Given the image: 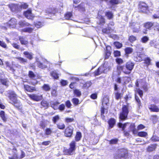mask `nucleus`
I'll return each mask as SVG.
<instances>
[{
  "mask_svg": "<svg viewBox=\"0 0 159 159\" xmlns=\"http://www.w3.org/2000/svg\"><path fill=\"white\" fill-rule=\"evenodd\" d=\"M19 7H19L20 10L21 8L24 9H26L28 7V5L26 3H24L20 6H19Z\"/></svg>",
  "mask_w": 159,
  "mask_h": 159,
  "instance_id": "4d7b16f0",
  "label": "nucleus"
},
{
  "mask_svg": "<svg viewBox=\"0 0 159 159\" xmlns=\"http://www.w3.org/2000/svg\"><path fill=\"white\" fill-rule=\"evenodd\" d=\"M46 123L43 121H41L40 123V126L42 129H44L46 126Z\"/></svg>",
  "mask_w": 159,
  "mask_h": 159,
  "instance_id": "69168bd1",
  "label": "nucleus"
},
{
  "mask_svg": "<svg viewBox=\"0 0 159 159\" xmlns=\"http://www.w3.org/2000/svg\"><path fill=\"white\" fill-rule=\"evenodd\" d=\"M72 16V14L71 12H69L67 13L65 16V18L66 19H69Z\"/></svg>",
  "mask_w": 159,
  "mask_h": 159,
  "instance_id": "09e8293b",
  "label": "nucleus"
},
{
  "mask_svg": "<svg viewBox=\"0 0 159 159\" xmlns=\"http://www.w3.org/2000/svg\"><path fill=\"white\" fill-rule=\"evenodd\" d=\"M65 107L64 104H62L60 105L59 107L58 106V109L61 111H63L65 108Z\"/></svg>",
  "mask_w": 159,
  "mask_h": 159,
  "instance_id": "6e6d98bb",
  "label": "nucleus"
},
{
  "mask_svg": "<svg viewBox=\"0 0 159 159\" xmlns=\"http://www.w3.org/2000/svg\"><path fill=\"white\" fill-rule=\"evenodd\" d=\"M127 123H126L123 125L122 123H119L118 125V127L120 128H122V130L124 131L126 127Z\"/></svg>",
  "mask_w": 159,
  "mask_h": 159,
  "instance_id": "79ce46f5",
  "label": "nucleus"
},
{
  "mask_svg": "<svg viewBox=\"0 0 159 159\" xmlns=\"http://www.w3.org/2000/svg\"><path fill=\"white\" fill-rule=\"evenodd\" d=\"M56 10L54 8H53V9L48 8L47 10H45L44 11H43L42 13H44V14L45 15H47L48 14H54Z\"/></svg>",
  "mask_w": 159,
  "mask_h": 159,
  "instance_id": "2eb2a0df",
  "label": "nucleus"
},
{
  "mask_svg": "<svg viewBox=\"0 0 159 159\" xmlns=\"http://www.w3.org/2000/svg\"><path fill=\"white\" fill-rule=\"evenodd\" d=\"M29 97L33 100L36 101H39L42 99V95H39L36 94L29 95Z\"/></svg>",
  "mask_w": 159,
  "mask_h": 159,
  "instance_id": "9b49d317",
  "label": "nucleus"
},
{
  "mask_svg": "<svg viewBox=\"0 0 159 159\" xmlns=\"http://www.w3.org/2000/svg\"><path fill=\"white\" fill-rule=\"evenodd\" d=\"M24 88L26 90L30 92H33L35 90L34 87L30 86L28 85H24Z\"/></svg>",
  "mask_w": 159,
  "mask_h": 159,
  "instance_id": "a211bd4d",
  "label": "nucleus"
},
{
  "mask_svg": "<svg viewBox=\"0 0 159 159\" xmlns=\"http://www.w3.org/2000/svg\"><path fill=\"white\" fill-rule=\"evenodd\" d=\"M136 37L133 35L130 36L129 38V40L131 42H132L136 40Z\"/></svg>",
  "mask_w": 159,
  "mask_h": 159,
  "instance_id": "3c124183",
  "label": "nucleus"
},
{
  "mask_svg": "<svg viewBox=\"0 0 159 159\" xmlns=\"http://www.w3.org/2000/svg\"><path fill=\"white\" fill-rule=\"evenodd\" d=\"M51 75L55 79H57L58 78V75L55 71H53L51 73Z\"/></svg>",
  "mask_w": 159,
  "mask_h": 159,
  "instance_id": "c03bdc74",
  "label": "nucleus"
},
{
  "mask_svg": "<svg viewBox=\"0 0 159 159\" xmlns=\"http://www.w3.org/2000/svg\"><path fill=\"white\" fill-rule=\"evenodd\" d=\"M43 89L46 91H49L51 89V87L49 84H44L42 87Z\"/></svg>",
  "mask_w": 159,
  "mask_h": 159,
  "instance_id": "c756f323",
  "label": "nucleus"
},
{
  "mask_svg": "<svg viewBox=\"0 0 159 159\" xmlns=\"http://www.w3.org/2000/svg\"><path fill=\"white\" fill-rule=\"evenodd\" d=\"M33 30V29L31 28L28 27L26 28L23 29L22 30L23 31L25 32H28L29 33H31Z\"/></svg>",
  "mask_w": 159,
  "mask_h": 159,
  "instance_id": "72a5a7b5",
  "label": "nucleus"
},
{
  "mask_svg": "<svg viewBox=\"0 0 159 159\" xmlns=\"http://www.w3.org/2000/svg\"><path fill=\"white\" fill-rule=\"evenodd\" d=\"M110 4L112 5L117 4L120 3L119 0H110L109 1Z\"/></svg>",
  "mask_w": 159,
  "mask_h": 159,
  "instance_id": "a19ab883",
  "label": "nucleus"
},
{
  "mask_svg": "<svg viewBox=\"0 0 159 159\" xmlns=\"http://www.w3.org/2000/svg\"><path fill=\"white\" fill-rule=\"evenodd\" d=\"M9 7L11 10L13 12L18 11L20 10L18 5L14 4H11L9 5Z\"/></svg>",
  "mask_w": 159,
  "mask_h": 159,
  "instance_id": "f8f14e48",
  "label": "nucleus"
},
{
  "mask_svg": "<svg viewBox=\"0 0 159 159\" xmlns=\"http://www.w3.org/2000/svg\"><path fill=\"white\" fill-rule=\"evenodd\" d=\"M145 63L148 65H149L150 63L151 60L149 58H147L145 59Z\"/></svg>",
  "mask_w": 159,
  "mask_h": 159,
  "instance_id": "0e129e2a",
  "label": "nucleus"
},
{
  "mask_svg": "<svg viewBox=\"0 0 159 159\" xmlns=\"http://www.w3.org/2000/svg\"><path fill=\"white\" fill-rule=\"evenodd\" d=\"M17 20L14 18H11L7 23V26L10 28H14L17 23Z\"/></svg>",
  "mask_w": 159,
  "mask_h": 159,
  "instance_id": "9d476101",
  "label": "nucleus"
},
{
  "mask_svg": "<svg viewBox=\"0 0 159 159\" xmlns=\"http://www.w3.org/2000/svg\"><path fill=\"white\" fill-rule=\"evenodd\" d=\"M114 55L115 57H118L120 55V52L118 51H115L114 52Z\"/></svg>",
  "mask_w": 159,
  "mask_h": 159,
  "instance_id": "774afa93",
  "label": "nucleus"
},
{
  "mask_svg": "<svg viewBox=\"0 0 159 159\" xmlns=\"http://www.w3.org/2000/svg\"><path fill=\"white\" fill-rule=\"evenodd\" d=\"M135 100L138 103V105L139 107L141 106V101L139 99V97L136 95L135 94Z\"/></svg>",
  "mask_w": 159,
  "mask_h": 159,
  "instance_id": "8fccbe9b",
  "label": "nucleus"
},
{
  "mask_svg": "<svg viewBox=\"0 0 159 159\" xmlns=\"http://www.w3.org/2000/svg\"><path fill=\"white\" fill-rule=\"evenodd\" d=\"M156 148V147L155 145H152L148 147L147 151L148 152H152L155 150Z\"/></svg>",
  "mask_w": 159,
  "mask_h": 159,
  "instance_id": "c9c22d12",
  "label": "nucleus"
},
{
  "mask_svg": "<svg viewBox=\"0 0 159 159\" xmlns=\"http://www.w3.org/2000/svg\"><path fill=\"white\" fill-rule=\"evenodd\" d=\"M81 137V134L80 132H77L76 135L75 137V139L76 141H79Z\"/></svg>",
  "mask_w": 159,
  "mask_h": 159,
  "instance_id": "f704fd0d",
  "label": "nucleus"
},
{
  "mask_svg": "<svg viewBox=\"0 0 159 159\" xmlns=\"http://www.w3.org/2000/svg\"><path fill=\"white\" fill-rule=\"evenodd\" d=\"M75 144L76 143L75 141H72L70 144V148H69L65 150L66 152L67 155H71L74 154L76 149Z\"/></svg>",
  "mask_w": 159,
  "mask_h": 159,
  "instance_id": "39448f33",
  "label": "nucleus"
},
{
  "mask_svg": "<svg viewBox=\"0 0 159 159\" xmlns=\"http://www.w3.org/2000/svg\"><path fill=\"white\" fill-rule=\"evenodd\" d=\"M85 4L84 3H81L75 8H77L79 11H84L85 10Z\"/></svg>",
  "mask_w": 159,
  "mask_h": 159,
  "instance_id": "6ab92c4d",
  "label": "nucleus"
},
{
  "mask_svg": "<svg viewBox=\"0 0 159 159\" xmlns=\"http://www.w3.org/2000/svg\"><path fill=\"white\" fill-rule=\"evenodd\" d=\"M136 91L138 93L141 98L142 97L143 95V92L141 89L138 88L136 89Z\"/></svg>",
  "mask_w": 159,
  "mask_h": 159,
  "instance_id": "5fc2aeb1",
  "label": "nucleus"
},
{
  "mask_svg": "<svg viewBox=\"0 0 159 159\" xmlns=\"http://www.w3.org/2000/svg\"><path fill=\"white\" fill-rule=\"evenodd\" d=\"M110 49L111 47L110 46H107L106 47L107 50L106 52L105 59H108L111 55V52L109 50V49Z\"/></svg>",
  "mask_w": 159,
  "mask_h": 159,
  "instance_id": "b1692460",
  "label": "nucleus"
},
{
  "mask_svg": "<svg viewBox=\"0 0 159 159\" xmlns=\"http://www.w3.org/2000/svg\"><path fill=\"white\" fill-rule=\"evenodd\" d=\"M61 85L63 86H65L67 85L68 83L67 81L66 80H62L61 81Z\"/></svg>",
  "mask_w": 159,
  "mask_h": 159,
  "instance_id": "e2e57ef3",
  "label": "nucleus"
},
{
  "mask_svg": "<svg viewBox=\"0 0 159 159\" xmlns=\"http://www.w3.org/2000/svg\"><path fill=\"white\" fill-rule=\"evenodd\" d=\"M19 25L21 27L28 26L30 25V24L26 22L25 20H21L19 22Z\"/></svg>",
  "mask_w": 159,
  "mask_h": 159,
  "instance_id": "4be33fe9",
  "label": "nucleus"
},
{
  "mask_svg": "<svg viewBox=\"0 0 159 159\" xmlns=\"http://www.w3.org/2000/svg\"><path fill=\"white\" fill-rule=\"evenodd\" d=\"M0 46L4 48H6L7 47L6 44L3 41H0Z\"/></svg>",
  "mask_w": 159,
  "mask_h": 159,
  "instance_id": "680f3d73",
  "label": "nucleus"
},
{
  "mask_svg": "<svg viewBox=\"0 0 159 159\" xmlns=\"http://www.w3.org/2000/svg\"><path fill=\"white\" fill-rule=\"evenodd\" d=\"M29 76L30 78L32 79H34L35 76V75L33 72L31 71H29Z\"/></svg>",
  "mask_w": 159,
  "mask_h": 159,
  "instance_id": "603ef678",
  "label": "nucleus"
},
{
  "mask_svg": "<svg viewBox=\"0 0 159 159\" xmlns=\"http://www.w3.org/2000/svg\"><path fill=\"white\" fill-rule=\"evenodd\" d=\"M118 139H113L109 141V144H116L117 143Z\"/></svg>",
  "mask_w": 159,
  "mask_h": 159,
  "instance_id": "de8ad7c7",
  "label": "nucleus"
},
{
  "mask_svg": "<svg viewBox=\"0 0 159 159\" xmlns=\"http://www.w3.org/2000/svg\"><path fill=\"white\" fill-rule=\"evenodd\" d=\"M43 25L42 23L40 22L36 23L35 24V26L37 28H39L42 27Z\"/></svg>",
  "mask_w": 159,
  "mask_h": 159,
  "instance_id": "052dcab7",
  "label": "nucleus"
},
{
  "mask_svg": "<svg viewBox=\"0 0 159 159\" xmlns=\"http://www.w3.org/2000/svg\"><path fill=\"white\" fill-rule=\"evenodd\" d=\"M109 25H108V27L107 28L103 29L102 30V32L103 33L108 35L110 34V33L113 31V29L110 27H109Z\"/></svg>",
  "mask_w": 159,
  "mask_h": 159,
  "instance_id": "412c9836",
  "label": "nucleus"
},
{
  "mask_svg": "<svg viewBox=\"0 0 159 159\" xmlns=\"http://www.w3.org/2000/svg\"><path fill=\"white\" fill-rule=\"evenodd\" d=\"M147 135V133L144 131L139 132L138 133V135L141 137H145Z\"/></svg>",
  "mask_w": 159,
  "mask_h": 159,
  "instance_id": "37998d69",
  "label": "nucleus"
},
{
  "mask_svg": "<svg viewBox=\"0 0 159 159\" xmlns=\"http://www.w3.org/2000/svg\"><path fill=\"white\" fill-rule=\"evenodd\" d=\"M59 119L60 117L58 115H57L53 117L52 120L54 124H56Z\"/></svg>",
  "mask_w": 159,
  "mask_h": 159,
  "instance_id": "e433bc0d",
  "label": "nucleus"
},
{
  "mask_svg": "<svg viewBox=\"0 0 159 159\" xmlns=\"http://www.w3.org/2000/svg\"><path fill=\"white\" fill-rule=\"evenodd\" d=\"M72 102L75 105H77L79 104V100L76 98H74L72 100Z\"/></svg>",
  "mask_w": 159,
  "mask_h": 159,
  "instance_id": "49530a36",
  "label": "nucleus"
},
{
  "mask_svg": "<svg viewBox=\"0 0 159 159\" xmlns=\"http://www.w3.org/2000/svg\"><path fill=\"white\" fill-rule=\"evenodd\" d=\"M153 26L155 28V29L159 31V24L157 22L153 23Z\"/></svg>",
  "mask_w": 159,
  "mask_h": 159,
  "instance_id": "bf43d9fd",
  "label": "nucleus"
},
{
  "mask_svg": "<svg viewBox=\"0 0 159 159\" xmlns=\"http://www.w3.org/2000/svg\"><path fill=\"white\" fill-rule=\"evenodd\" d=\"M24 54L26 56V57L28 59L31 60L33 58V54L32 53H29L28 52H25Z\"/></svg>",
  "mask_w": 159,
  "mask_h": 159,
  "instance_id": "bb28decb",
  "label": "nucleus"
},
{
  "mask_svg": "<svg viewBox=\"0 0 159 159\" xmlns=\"http://www.w3.org/2000/svg\"><path fill=\"white\" fill-rule=\"evenodd\" d=\"M153 26V23L152 22H148L146 23L144 25V27L146 29H150L152 26Z\"/></svg>",
  "mask_w": 159,
  "mask_h": 159,
  "instance_id": "2f4dec72",
  "label": "nucleus"
},
{
  "mask_svg": "<svg viewBox=\"0 0 159 159\" xmlns=\"http://www.w3.org/2000/svg\"><path fill=\"white\" fill-rule=\"evenodd\" d=\"M24 15L25 17L28 19H31L34 17L33 15L31 13V11L30 9L25 11L24 12Z\"/></svg>",
  "mask_w": 159,
  "mask_h": 159,
  "instance_id": "ddd939ff",
  "label": "nucleus"
},
{
  "mask_svg": "<svg viewBox=\"0 0 159 159\" xmlns=\"http://www.w3.org/2000/svg\"><path fill=\"white\" fill-rule=\"evenodd\" d=\"M139 10L143 12H146L148 9V7L147 5L143 2H140L139 5Z\"/></svg>",
  "mask_w": 159,
  "mask_h": 159,
  "instance_id": "0eeeda50",
  "label": "nucleus"
},
{
  "mask_svg": "<svg viewBox=\"0 0 159 159\" xmlns=\"http://www.w3.org/2000/svg\"><path fill=\"white\" fill-rule=\"evenodd\" d=\"M52 132V130L50 128H47L45 130V134L46 135H51Z\"/></svg>",
  "mask_w": 159,
  "mask_h": 159,
  "instance_id": "58836bf2",
  "label": "nucleus"
},
{
  "mask_svg": "<svg viewBox=\"0 0 159 159\" xmlns=\"http://www.w3.org/2000/svg\"><path fill=\"white\" fill-rule=\"evenodd\" d=\"M36 64L37 66L39 68L42 69H44L47 67V64H48V62L45 60L44 61L43 63H41L40 61H37Z\"/></svg>",
  "mask_w": 159,
  "mask_h": 159,
  "instance_id": "1a4fd4ad",
  "label": "nucleus"
},
{
  "mask_svg": "<svg viewBox=\"0 0 159 159\" xmlns=\"http://www.w3.org/2000/svg\"><path fill=\"white\" fill-rule=\"evenodd\" d=\"M151 139L154 141H159V138L156 136H153L151 138Z\"/></svg>",
  "mask_w": 159,
  "mask_h": 159,
  "instance_id": "13d9d810",
  "label": "nucleus"
},
{
  "mask_svg": "<svg viewBox=\"0 0 159 159\" xmlns=\"http://www.w3.org/2000/svg\"><path fill=\"white\" fill-rule=\"evenodd\" d=\"M115 122L116 121L113 118L111 119L108 121L109 127L111 128H112L115 125Z\"/></svg>",
  "mask_w": 159,
  "mask_h": 159,
  "instance_id": "cd10ccee",
  "label": "nucleus"
},
{
  "mask_svg": "<svg viewBox=\"0 0 159 159\" xmlns=\"http://www.w3.org/2000/svg\"><path fill=\"white\" fill-rule=\"evenodd\" d=\"M110 67L108 66L107 64H104L103 66H101L94 72L95 76L99 75L101 73H106L108 71L110 70Z\"/></svg>",
  "mask_w": 159,
  "mask_h": 159,
  "instance_id": "7ed1b4c3",
  "label": "nucleus"
},
{
  "mask_svg": "<svg viewBox=\"0 0 159 159\" xmlns=\"http://www.w3.org/2000/svg\"><path fill=\"white\" fill-rule=\"evenodd\" d=\"M106 16L109 19H112L113 17V13L111 11H108L105 13Z\"/></svg>",
  "mask_w": 159,
  "mask_h": 159,
  "instance_id": "5701e85b",
  "label": "nucleus"
},
{
  "mask_svg": "<svg viewBox=\"0 0 159 159\" xmlns=\"http://www.w3.org/2000/svg\"><path fill=\"white\" fill-rule=\"evenodd\" d=\"M143 55L141 54L140 52H137V57H135L134 60L136 61H140L142 60V57Z\"/></svg>",
  "mask_w": 159,
  "mask_h": 159,
  "instance_id": "f3484780",
  "label": "nucleus"
},
{
  "mask_svg": "<svg viewBox=\"0 0 159 159\" xmlns=\"http://www.w3.org/2000/svg\"><path fill=\"white\" fill-rule=\"evenodd\" d=\"M73 128L71 126L66 128L65 131V135L67 137H71L73 134Z\"/></svg>",
  "mask_w": 159,
  "mask_h": 159,
  "instance_id": "6e6552de",
  "label": "nucleus"
},
{
  "mask_svg": "<svg viewBox=\"0 0 159 159\" xmlns=\"http://www.w3.org/2000/svg\"><path fill=\"white\" fill-rule=\"evenodd\" d=\"M1 82L2 84L7 86L8 84V82L7 79H3L1 80Z\"/></svg>",
  "mask_w": 159,
  "mask_h": 159,
  "instance_id": "a18cd8bd",
  "label": "nucleus"
},
{
  "mask_svg": "<svg viewBox=\"0 0 159 159\" xmlns=\"http://www.w3.org/2000/svg\"><path fill=\"white\" fill-rule=\"evenodd\" d=\"M149 109L152 111L158 112L159 111V108L154 105H151L149 106Z\"/></svg>",
  "mask_w": 159,
  "mask_h": 159,
  "instance_id": "dca6fc26",
  "label": "nucleus"
},
{
  "mask_svg": "<svg viewBox=\"0 0 159 159\" xmlns=\"http://www.w3.org/2000/svg\"><path fill=\"white\" fill-rule=\"evenodd\" d=\"M125 55L128 56L129 54L131 53L133 51V49L129 47H127L125 49Z\"/></svg>",
  "mask_w": 159,
  "mask_h": 159,
  "instance_id": "393cba45",
  "label": "nucleus"
},
{
  "mask_svg": "<svg viewBox=\"0 0 159 159\" xmlns=\"http://www.w3.org/2000/svg\"><path fill=\"white\" fill-rule=\"evenodd\" d=\"M74 93L77 97H80L81 94V92L77 89H75L74 90Z\"/></svg>",
  "mask_w": 159,
  "mask_h": 159,
  "instance_id": "473e14b6",
  "label": "nucleus"
},
{
  "mask_svg": "<svg viewBox=\"0 0 159 159\" xmlns=\"http://www.w3.org/2000/svg\"><path fill=\"white\" fill-rule=\"evenodd\" d=\"M134 66V63L130 61L127 62L126 65V68L128 71H124V73L126 74H129L130 73Z\"/></svg>",
  "mask_w": 159,
  "mask_h": 159,
  "instance_id": "423d86ee",
  "label": "nucleus"
},
{
  "mask_svg": "<svg viewBox=\"0 0 159 159\" xmlns=\"http://www.w3.org/2000/svg\"><path fill=\"white\" fill-rule=\"evenodd\" d=\"M114 45L117 48H120L122 46V43H121L119 42H114Z\"/></svg>",
  "mask_w": 159,
  "mask_h": 159,
  "instance_id": "864d4df0",
  "label": "nucleus"
},
{
  "mask_svg": "<svg viewBox=\"0 0 159 159\" xmlns=\"http://www.w3.org/2000/svg\"><path fill=\"white\" fill-rule=\"evenodd\" d=\"M74 119L73 118H66V122L67 123L71 122L73 121Z\"/></svg>",
  "mask_w": 159,
  "mask_h": 159,
  "instance_id": "338daca9",
  "label": "nucleus"
},
{
  "mask_svg": "<svg viewBox=\"0 0 159 159\" xmlns=\"http://www.w3.org/2000/svg\"><path fill=\"white\" fill-rule=\"evenodd\" d=\"M59 104V102L57 101H51L50 102L51 107L55 110L58 109V105Z\"/></svg>",
  "mask_w": 159,
  "mask_h": 159,
  "instance_id": "4468645a",
  "label": "nucleus"
},
{
  "mask_svg": "<svg viewBox=\"0 0 159 159\" xmlns=\"http://www.w3.org/2000/svg\"><path fill=\"white\" fill-rule=\"evenodd\" d=\"M149 40V38L147 36L143 37L141 39V41L143 43H146Z\"/></svg>",
  "mask_w": 159,
  "mask_h": 159,
  "instance_id": "4c0bfd02",
  "label": "nucleus"
},
{
  "mask_svg": "<svg viewBox=\"0 0 159 159\" xmlns=\"http://www.w3.org/2000/svg\"><path fill=\"white\" fill-rule=\"evenodd\" d=\"M122 112L120 114L119 118L121 120H125L127 117L129 113L128 107L125 105H124L122 108Z\"/></svg>",
  "mask_w": 159,
  "mask_h": 159,
  "instance_id": "20e7f679",
  "label": "nucleus"
},
{
  "mask_svg": "<svg viewBox=\"0 0 159 159\" xmlns=\"http://www.w3.org/2000/svg\"><path fill=\"white\" fill-rule=\"evenodd\" d=\"M19 39L22 44L26 45L28 43V42L25 37L20 36L19 37Z\"/></svg>",
  "mask_w": 159,
  "mask_h": 159,
  "instance_id": "aec40b11",
  "label": "nucleus"
},
{
  "mask_svg": "<svg viewBox=\"0 0 159 159\" xmlns=\"http://www.w3.org/2000/svg\"><path fill=\"white\" fill-rule=\"evenodd\" d=\"M9 98L10 99V103L17 108L20 107V103L17 100L16 95L14 92L11 91L10 92Z\"/></svg>",
  "mask_w": 159,
  "mask_h": 159,
  "instance_id": "f03ea898",
  "label": "nucleus"
},
{
  "mask_svg": "<svg viewBox=\"0 0 159 159\" xmlns=\"http://www.w3.org/2000/svg\"><path fill=\"white\" fill-rule=\"evenodd\" d=\"M0 116L3 121L6 122L7 121V118L5 116L4 111H0Z\"/></svg>",
  "mask_w": 159,
  "mask_h": 159,
  "instance_id": "c85d7f7f",
  "label": "nucleus"
},
{
  "mask_svg": "<svg viewBox=\"0 0 159 159\" xmlns=\"http://www.w3.org/2000/svg\"><path fill=\"white\" fill-rule=\"evenodd\" d=\"M16 58L18 59V61L21 64H24L25 63L27 62V60L26 59L22 58L21 57H17Z\"/></svg>",
  "mask_w": 159,
  "mask_h": 159,
  "instance_id": "7c9ffc66",
  "label": "nucleus"
},
{
  "mask_svg": "<svg viewBox=\"0 0 159 159\" xmlns=\"http://www.w3.org/2000/svg\"><path fill=\"white\" fill-rule=\"evenodd\" d=\"M114 158L115 159H129L130 158L128 151L124 148L119 149L118 154H116Z\"/></svg>",
  "mask_w": 159,
  "mask_h": 159,
  "instance_id": "f257e3e1",
  "label": "nucleus"
},
{
  "mask_svg": "<svg viewBox=\"0 0 159 159\" xmlns=\"http://www.w3.org/2000/svg\"><path fill=\"white\" fill-rule=\"evenodd\" d=\"M109 99L107 98H104L102 100V106L105 107V105L107 106L109 104Z\"/></svg>",
  "mask_w": 159,
  "mask_h": 159,
  "instance_id": "a878e982",
  "label": "nucleus"
},
{
  "mask_svg": "<svg viewBox=\"0 0 159 159\" xmlns=\"http://www.w3.org/2000/svg\"><path fill=\"white\" fill-rule=\"evenodd\" d=\"M57 127L60 129H63L65 127V125L63 123H59L57 124Z\"/></svg>",
  "mask_w": 159,
  "mask_h": 159,
  "instance_id": "ea45409f",
  "label": "nucleus"
}]
</instances>
